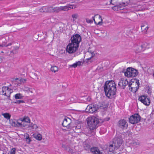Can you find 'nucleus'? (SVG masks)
Returning a JSON list of instances; mask_svg holds the SVG:
<instances>
[{"label": "nucleus", "instance_id": "f257e3e1", "mask_svg": "<svg viewBox=\"0 0 154 154\" xmlns=\"http://www.w3.org/2000/svg\"><path fill=\"white\" fill-rule=\"evenodd\" d=\"M106 96L109 99H112L115 97L117 89L116 85L114 81H106L103 86Z\"/></svg>", "mask_w": 154, "mask_h": 154}, {"label": "nucleus", "instance_id": "f03ea898", "mask_svg": "<svg viewBox=\"0 0 154 154\" xmlns=\"http://www.w3.org/2000/svg\"><path fill=\"white\" fill-rule=\"evenodd\" d=\"M88 128L90 130H93L100 125L99 119L95 116L88 117L87 119Z\"/></svg>", "mask_w": 154, "mask_h": 154}, {"label": "nucleus", "instance_id": "7ed1b4c3", "mask_svg": "<svg viewBox=\"0 0 154 154\" xmlns=\"http://www.w3.org/2000/svg\"><path fill=\"white\" fill-rule=\"evenodd\" d=\"M105 104L104 102H102V103H99V104H96L88 105L86 108V111L89 113H93L99 109H104L105 107L103 105Z\"/></svg>", "mask_w": 154, "mask_h": 154}, {"label": "nucleus", "instance_id": "20e7f679", "mask_svg": "<svg viewBox=\"0 0 154 154\" xmlns=\"http://www.w3.org/2000/svg\"><path fill=\"white\" fill-rule=\"evenodd\" d=\"M138 74L137 70L130 67L128 68L126 71L124 73L125 75L128 77H136Z\"/></svg>", "mask_w": 154, "mask_h": 154}, {"label": "nucleus", "instance_id": "39448f33", "mask_svg": "<svg viewBox=\"0 0 154 154\" xmlns=\"http://www.w3.org/2000/svg\"><path fill=\"white\" fill-rule=\"evenodd\" d=\"M70 40L71 43L74 44L77 47H79V43L82 41V38L80 35L76 34L72 36Z\"/></svg>", "mask_w": 154, "mask_h": 154}, {"label": "nucleus", "instance_id": "423d86ee", "mask_svg": "<svg viewBox=\"0 0 154 154\" xmlns=\"http://www.w3.org/2000/svg\"><path fill=\"white\" fill-rule=\"evenodd\" d=\"M141 117L138 113H136L132 115L129 118V122L130 123L134 124L138 123L141 119Z\"/></svg>", "mask_w": 154, "mask_h": 154}, {"label": "nucleus", "instance_id": "0eeeda50", "mask_svg": "<svg viewBox=\"0 0 154 154\" xmlns=\"http://www.w3.org/2000/svg\"><path fill=\"white\" fill-rule=\"evenodd\" d=\"M62 124L63 127H66L67 129H71L73 128L71 119L68 117L65 118Z\"/></svg>", "mask_w": 154, "mask_h": 154}, {"label": "nucleus", "instance_id": "6e6552de", "mask_svg": "<svg viewBox=\"0 0 154 154\" xmlns=\"http://www.w3.org/2000/svg\"><path fill=\"white\" fill-rule=\"evenodd\" d=\"M79 47H77L74 44L70 43L66 47V51L69 54H72L76 51Z\"/></svg>", "mask_w": 154, "mask_h": 154}, {"label": "nucleus", "instance_id": "1a4fd4ad", "mask_svg": "<svg viewBox=\"0 0 154 154\" xmlns=\"http://www.w3.org/2000/svg\"><path fill=\"white\" fill-rule=\"evenodd\" d=\"M138 100L146 106H149L150 103L149 98L146 95L140 96L139 97Z\"/></svg>", "mask_w": 154, "mask_h": 154}, {"label": "nucleus", "instance_id": "9d476101", "mask_svg": "<svg viewBox=\"0 0 154 154\" xmlns=\"http://www.w3.org/2000/svg\"><path fill=\"white\" fill-rule=\"evenodd\" d=\"M12 92V89L9 88L8 87L4 86L2 87V91L0 92V94L8 97L10 96V94Z\"/></svg>", "mask_w": 154, "mask_h": 154}, {"label": "nucleus", "instance_id": "9b49d317", "mask_svg": "<svg viewBox=\"0 0 154 154\" xmlns=\"http://www.w3.org/2000/svg\"><path fill=\"white\" fill-rule=\"evenodd\" d=\"M118 127L122 129H126L128 126V123L127 121L124 119H121L119 121L118 123Z\"/></svg>", "mask_w": 154, "mask_h": 154}, {"label": "nucleus", "instance_id": "f8f14e48", "mask_svg": "<svg viewBox=\"0 0 154 154\" xmlns=\"http://www.w3.org/2000/svg\"><path fill=\"white\" fill-rule=\"evenodd\" d=\"M122 139L121 137H116L114 138L113 143L115 148L118 149L122 145Z\"/></svg>", "mask_w": 154, "mask_h": 154}, {"label": "nucleus", "instance_id": "ddd939ff", "mask_svg": "<svg viewBox=\"0 0 154 154\" xmlns=\"http://www.w3.org/2000/svg\"><path fill=\"white\" fill-rule=\"evenodd\" d=\"M92 19L94 21L95 23L97 25H101L102 23V19L100 15H97L92 17Z\"/></svg>", "mask_w": 154, "mask_h": 154}, {"label": "nucleus", "instance_id": "4468645a", "mask_svg": "<svg viewBox=\"0 0 154 154\" xmlns=\"http://www.w3.org/2000/svg\"><path fill=\"white\" fill-rule=\"evenodd\" d=\"M128 85V82L127 79L122 80L120 81L118 85L121 88L125 89L126 86Z\"/></svg>", "mask_w": 154, "mask_h": 154}, {"label": "nucleus", "instance_id": "2eb2a0df", "mask_svg": "<svg viewBox=\"0 0 154 154\" xmlns=\"http://www.w3.org/2000/svg\"><path fill=\"white\" fill-rule=\"evenodd\" d=\"M90 151L92 154H102L99 148L96 147H93L90 149Z\"/></svg>", "mask_w": 154, "mask_h": 154}, {"label": "nucleus", "instance_id": "dca6fc26", "mask_svg": "<svg viewBox=\"0 0 154 154\" xmlns=\"http://www.w3.org/2000/svg\"><path fill=\"white\" fill-rule=\"evenodd\" d=\"M135 85H137V86L135 87H131V86L130 87H129V90L134 93L136 92L139 88L140 85L139 80H137L136 81Z\"/></svg>", "mask_w": 154, "mask_h": 154}, {"label": "nucleus", "instance_id": "f3484780", "mask_svg": "<svg viewBox=\"0 0 154 154\" xmlns=\"http://www.w3.org/2000/svg\"><path fill=\"white\" fill-rule=\"evenodd\" d=\"M51 6L48 7L47 6H43L39 9V11L40 12H50Z\"/></svg>", "mask_w": 154, "mask_h": 154}, {"label": "nucleus", "instance_id": "a211bd4d", "mask_svg": "<svg viewBox=\"0 0 154 154\" xmlns=\"http://www.w3.org/2000/svg\"><path fill=\"white\" fill-rule=\"evenodd\" d=\"M51 7L50 11V12L58 13L61 11L60 7H56L53 8V7L51 6Z\"/></svg>", "mask_w": 154, "mask_h": 154}, {"label": "nucleus", "instance_id": "6ab92c4d", "mask_svg": "<svg viewBox=\"0 0 154 154\" xmlns=\"http://www.w3.org/2000/svg\"><path fill=\"white\" fill-rule=\"evenodd\" d=\"M143 50L144 51L146 48H149V44L146 42H143L140 44Z\"/></svg>", "mask_w": 154, "mask_h": 154}, {"label": "nucleus", "instance_id": "aec40b11", "mask_svg": "<svg viewBox=\"0 0 154 154\" xmlns=\"http://www.w3.org/2000/svg\"><path fill=\"white\" fill-rule=\"evenodd\" d=\"M134 51L136 53H138L143 51L140 44L139 45H137L135 47Z\"/></svg>", "mask_w": 154, "mask_h": 154}, {"label": "nucleus", "instance_id": "412c9836", "mask_svg": "<svg viewBox=\"0 0 154 154\" xmlns=\"http://www.w3.org/2000/svg\"><path fill=\"white\" fill-rule=\"evenodd\" d=\"M134 6L135 8L137 11H142L145 9V8L143 7L141 5H138V4H136Z\"/></svg>", "mask_w": 154, "mask_h": 154}, {"label": "nucleus", "instance_id": "4be33fe9", "mask_svg": "<svg viewBox=\"0 0 154 154\" xmlns=\"http://www.w3.org/2000/svg\"><path fill=\"white\" fill-rule=\"evenodd\" d=\"M117 149V148H115V146H114V145L113 143L109 145L108 149V151L114 153V150Z\"/></svg>", "mask_w": 154, "mask_h": 154}, {"label": "nucleus", "instance_id": "5701e85b", "mask_svg": "<svg viewBox=\"0 0 154 154\" xmlns=\"http://www.w3.org/2000/svg\"><path fill=\"white\" fill-rule=\"evenodd\" d=\"M70 6H60V11H67L69 9Z\"/></svg>", "mask_w": 154, "mask_h": 154}, {"label": "nucleus", "instance_id": "b1692460", "mask_svg": "<svg viewBox=\"0 0 154 154\" xmlns=\"http://www.w3.org/2000/svg\"><path fill=\"white\" fill-rule=\"evenodd\" d=\"M51 70L52 72H56L58 71V68L55 66H52L51 68Z\"/></svg>", "mask_w": 154, "mask_h": 154}, {"label": "nucleus", "instance_id": "393cba45", "mask_svg": "<svg viewBox=\"0 0 154 154\" xmlns=\"http://www.w3.org/2000/svg\"><path fill=\"white\" fill-rule=\"evenodd\" d=\"M15 98L16 99H21L23 98V95L20 93L16 94L14 96Z\"/></svg>", "mask_w": 154, "mask_h": 154}, {"label": "nucleus", "instance_id": "a878e982", "mask_svg": "<svg viewBox=\"0 0 154 154\" xmlns=\"http://www.w3.org/2000/svg\"><path fill=\"white\" fill-rule=\"evenodd\" d=\"M137 80H135V79H131V80L129 82H128V86L129 87H131L132 85H134V83H135V84L136 81Z\"/></svg>", "mask_w": 154, "mask_h": 154}, {"label": "nucleus", "instance_id": "bb28decb", "mask_svg": "<svg viewBox=\"0 0 154 154\" xmlns=\"http://www.w3.org/2000/svg\"><path fill=\"white\" fill-rule=\"evenodd\" d=\"M4 117L8 120L9 119L11 118V115L9 113H5L2 114Z\"/></svg>", "mask_w": 154, "mask_h": 154}, {"label": "nucleus", "instance_id": "cd10ccee", "mask_svg": "<svg viewBox=\"0 0 154 154\" xmlns=\"http://www.w3.org/2000/svg\"><path fill=\"white\" fill-rule=\"evenodd\" d=\"M81 128V124H79L75 127L73 126V128H73V130H75L77 129H80Z\"/></svg>", "mask_w": 154, "mask_h": 154}, {"label": "nucleus", "instance_id": "c85d7f7f", "mask_svg": "<svg viewBox=\"0 0 154 154\" xmlns=\"http://www.w3.org/2000/svg\"><path fill=\"white\" fill-rule=\"evenodd\" d=\"M35 138L38 140H40L42 139V136L40 134H38L37 135H36V136H34Z\"/></svg>", "mask_w": 154, "mask_h": 154}, {"label": "nucleus", "instance_id": "c756f323", "mask_svg": "<svg viewBox=\"0 0 154 154\" xmlns=\"http://www.w3.org/2000/svg\"><path fill=\"white\" fill-rule=\"evenodd\" d=\"M109 119L110 118L109 117H107L105 118H104L103 120L100 119V124H101V123H102L104 122L108 121L109 120Z\"/></svg>", "mask_w": 154, "mask_h": 154}, {"label": "nucleus", "instance_id": "7c9ffc66", "mask_svg": "<svg viewBox=\"0 0 154 154\" xmlns=\"http://www.w3.org/2000/svg\"><path fill=\"white\" fill-rule=\"evenodd\" d=\"M10 122L11 125H12V126H14V127H17V121H13L12 120L11 121L10 120Z\"/></svg>", "mask_w": 154, "mask_h": 154}, {"label": "nucleus", "instance_id": "2f4dec72", "mask_svg": "<svg viewBox=\"0 0 154 154\" xmlns=\"http://www.w3.org/2000/svg\"><path fill=\"white\" fill-rule=\"evenodd\" d=\"M26 141L28 143H29L31 141V139L29 137V134H27V135L26 136Z\"/></svg>", "mask_w": 154, "mask_h": 154}, {"label": "nucleus", "instance_id": "473e14b6", "mask_svg": "<svg viewBox=\"0 0 154 154\" xmlns=\"http://www.w3.org/2000/svg\"><path fill=\"white\" fill-rule=\"evenodd\" d=\"M17 127H20L22 128L23 127H25V125L22 124L21 123H19L17 122Z\"/></svg>", "mask_w": 154, "mask_h": 154}, {"label": "nucleus", "instance_id": "72a5a7b5", "mask_svg": "<svg viewBox=\"0 0 154 154\" xmlns=\"http://www.w3.org/2000/svg\"><path fill=\"white\" fill-rule=\"evenodd\" d=\"M144 27V25H142L141 26V29L143 30H145V32H146L147 31V30L149 28V27L148 26H146L145 28Z\"/></svg>", "mask_w": 154, "mask_h": 154}, {"label": "nucleus", "instance_id": "f704fd0d", "mask_svg": "<svg viewBox=\"0 0 154 154\" xmlns=\"http://www.w3.org/2000/svg\"><path fill=\"white\" fill-rule=\"evenodd\" d=\"M16 148H12L10 151V154H15V151H16Z\"/></svg>", "mask_w": 154, "mask_h": 154}, {"label": "nucleus", "instance_id": "c9c22d12", "mask_svg": "<svg viewBox=\"0 0 154 154\" xmlns=\"http://www.w3.org/2000/svg\"><path fill=\"white\" fill-rule=\"evenodd\" d=\"M24 102H25L23 100H17L16 102H14V103L19 104L20 103H23Z\"/></svg>", "mask_w": 154, "mask_h": 154}, {"label": "nucleus", "instance_id": "e433bc0d", "mask_svg": "<svg viewBox=\"0 0 154 154\" xmlns=\"http://www.w3.org/2000/svg\"><path fill=\"white\" fill-rule=\"evenodd\" d=\"M24 120L27 123H30V120L28 117H27L26 118H25Z\"/></svg>", "mask_w": 154, "mask_h": 154}, {"label": "nucleus", "instance_id": "4c0bfd02", "mask_svg": "<svg viewBox=\"0 0 154 154\" xmlns=\"http://www.w3.org/2000/svg\"><path fill=\"white\" fill-rule=\"evenodd\" d=\"M77 63H74L72 65H70V66L71 67H73L74 68H76V67L78 66L77 65Z\"/></svg>", "mask_w": 154, "mask_h": 154}, {"label": "nucleus", "instance_id": "58836bf2", "mask_svg": "<svg viewBox=\"0 0 154 154\" xmlns=\"http://www.w3.org/2000/svg\"><path fill=\"white\" fill-rule=\"evenodd\" d=\"M86 21L88 23H92L93 22V21L91 20H90L88 19H86Z\"/></svg>", "mask_w": 154, "mask_h": 154}, {"label": "nucleus", "instance_id": "ea45409f", "mask_svg": "<svg viewBox=\"0 0 154 154\" xmlns=\"http://www.w3.org/2000/svg\"><path fill=\"white\" fill-rule=\"evenodd\" d=\"M78 17V14H74L72 15V17L73 18H75V19H77Z\"/></svg>", "mask_w": 154, "mask_h": 154}, {"label": "nucleus", "instance_id": "a19ab883", "mask_svg": "<svg viewBox=\"0 0 154 154\" xmlns=\"http://www.w3.org/2000/svg\"><path fill=\"white\" fill-rule=\"evenodd\" d=\"M120 7L119 6H114L112 7V9L113 10H114L115 11H118V7Z\"/></svg>", "mask_w": 154, "mask_h": 154}, {"label": "nucleus", "instance_id": "79ce46f5", "mask_svg": "<svg viewBox=\"0 0 154 154\" xmlns=\"http://www.w3.org/2000/svg\"><path fill=\"white\" fill-rule=\"evenodd\" d=\"M76 63H77V66H80L81 65L82 63V64H83V62L82 63V61H78L77 62H76Z\"/></svg>", "mask_w": 154, "mask_h": 154}, {"label": "nucleus", "instance_id": "37998d69", "mask_svg": "<svg viewBox=\"0 0 154 154\" xmlns=\"http://www.w3.org/2000/svg\"><path fill=\"white\" fill-rule=\"evenodd\" d=\"M33 125H34V124L32 123H31L29 125V127L30 128V129H33Z\"/></svg>", "mask_w": 154, "mask_h": 154}, {"label": "nucleus", "instance_id": "c03bdc74", "mask_svg": "<svg viewBox=\"0 0 154 154\" xmlns=\"http://www.w3.org/2000/svg\"><path fill=\"white\" fill-rule=\"evenodd\" d=\"M68 148L69 149V150H68V151L69 152H72V149H71V148H70L69 147H66L65 149L66 150H68Z\"/></svg>", "mask_w": 154, "mask_h": 154}, {"label": "nucleus", "instance_id": "a18cd8bd", "mask_svg": "<svg viewBox=\"0 0 154 154\" xmlns=\"http://www.w3.org/2000/svg\"><path fill=\"white\" fill-rule=\"evenodd\" d=\"M17 51L16 50H12L11 51V53H13L14 54H16L17 53Z\"/></svg>", "mask_w": 154, "mask_h": 154}, {"label": "nucleus", "instance_id": "49530a36", "mask_svg": "<svg viewBox=\"0 0 154 154\" xmlns=\"http://www.w3.org/2000/svg\"><path fill=\"white\" fill-rule=\"evenodd\" d=\"M20 82H23H23H25L26 81V80L25 79H20Z\"/></svg>", "mask_w": 154, "mask_h": 154}, {"label": "nucleus", "instance_id": "de8ad7c7", "mask_svg": "<svg viewBox=\"0 0 154 154\" xmlns=\"http://www.w3.org/2000/svg\"><path fill=\"white\" fill-rule=\"evenodd\" d=\"M88 52H90L92 54V55H94V51H90L89 49L88 50Z\"/></svg>", "mask_w": 154, "mask_h": 154}, {"label": "nucleus", "instance_id": "09e8293b", "mask_svg": "<svg viewBox=\"0 0 154 154\" xmlns=\"http://www.w3.org/2000/svg\"><path fill=\"white\" fill-rule=\"evenodd\" d=\"M140 143L138 142H134L133 143V144L134 145H139Z\"/></svg>", "mask_w": 154, "mask_h": 154}, {"label": "nucleus", "instance_id": "8fccbe9b", "mask_svg": "<svg viewBox=\"0 0 154 154\" xmlns=\"http://www.w3.org/2000/svg\"><path fill=\"white\" fill-rule=\"evenodd\" d=\"M33 129H34V128L36 129L38 128L37 125L35 124H34V125H33Z\"/></svg>", "mask_w": 154, "mask_h": 154}, {"label": "nucleus", "instance_id": "3c124183", "mask_svg": "<svg viewBox=\"0 0 154 154\" xmlns=\"http://www.w3.org/2000/svg\"><path fill=\"white\" fill-rule=\"evenodd\" d=\"M94 56V55H92L89 58H87V60H90L91 58L92 57H93Z\"/></svg>", "mask_w": 154, "mask_h": 154}, {"label": "nucleus", "instance_id": "603ef678", "mask_svg": "<svg viewBox=\"0 0 154 154\" xmlns=\"http://www.w3.org/2000/svg\"><path fill=\"white\" fill-rule=\"evenodd\" d=\"M122 5H123L124 6H125L127 5L128 3H125L124 2H123V3H122Z\"/></svg>", "mask_w": 154, "mask_h": 154}, {"label": "nucleus", "instance_id": "864d4df0", "mask_svg": "<svg viewBox=\"0 0 154 154\" xmlns=\"http://www.w3.org/2000/svg\"><path fill=\"white\" fill-rule=\"evenodd\" d=\"M66 2L65 1V0H63L60 2V3L64 4V3H66Z\"/></svg>", "mask_w": 154, "mask_h": 154}, {"label": "nucleus", "instance_id": "5fc2aeb1", "mask_svg": "<svg viewBox=\"0 0 154 154\" xmlns=\"http://www.w3.org/2000/svg\"><path fill=\"white\" fill-rule=\"evenodd\" d=\"M18 48L17 47H14V50L17 51V50H18Z\"/></svg>", "mask_w": 154, "mask_h": 154}, {"label": "nucleus", "instance_id": "6e6d98bb", "mask_svg": "<svg viewBox=\"0 0 154 154\" xmlns=\"http://www.w3.org/2000/svg\"><path fill=\"white\" fill-rule=\"evenodd\" d=\"M11 45V43H9L7 45H6V47H8L9 45Z\"/></svg>", "mask_w": 154, "mask_h": 154}, {"label": "nucleus", "instance_id": "4d7b16f0", "mask_svg": "<svg viewBox=\"0 0 154 154\" xmlns=\"http://www.w3.org/2000/svg\"><path fill=\"white\" fill-rule=\"evenodd\" d=\"M151 114H154V109L152 111Z\"/></svg>", "mask_w": 154, "mask_h": 154}, {"label": "nucleus", "instance_id": "13d9d810", "mask_svg": "<svg viewBox=\"0 0 154 154\" xmlns=\"http://www.w3.org/2000/svg\"><path fill=\"white\" fill-rule=\"evenodd\" d=\"M4 46V45L3 44L0 45V47H3Z\"/></svg>", "mask_w": 154, "mask_h": 154}, {"label": "nucleus", "instance_id": "bf43d9fd", "mask_svg": "<svg viewBox=\"0 0 154 154\" xmlns=\"http://www.w3.org/2000/svg\"><path fill=\"white\" fill-rule=\"evenodd\" d=\"M112 0H110V4H112L113 5H114L112 3Z\"/></svg>", "mask_w": 154, "mask_h": 154}, {"label": "nucleus", "instance_id": "052dcab7", "mask_svg": "<svg viewBox=\"0 0 154 154\" xmlns=\"http://www.w3.org/2000/svg\"><path fill=\"white\" fill-rule=\"evenodd\" d=\"M18 79H19L18 78H16V79H15V80H18Z\"/></svg>", "mask_w": 154, "mask_h": 154}, {"label": "nucleus", "instance_id": "680f3d73", "mask_svg": "<svg viewBox=\"0 0 154 154\" xmlns=\"http://www.w3.org/2000/svg\"><path fill=\"white\" fill-rule=\"evenodd\" d=\"M88 147L87 146H86L87 147H88V148H89V146L88 145Z\"/></svg>", "mask_w": 154, "mask_h": 154}, {"label": "nucleus", "instance_id": "e2e57ef3", "mask_svg": "<svg viewBox=\"0 0 154 154\" xmlns=\"http://www.w3.org/2000/svg\"><path fill=\"white\" fill-rule=\"evenodd\" d=\"M65 146H64V145H63L62 146V147H65Z\"/></svg>", "mask_w": 154, "mask_h": 154}, {"label": "nucleus", "instance_id": "0e129e2a", "mask_svg": "<svg viewBox=\"0 0 154 154\" xmlns=\"http://www.w3.org/2000/svg\"><path fill=\"white\" fill-rule=\"evenodd\" d=\"M131 87H134V85H132L131 86Z\"/></svg>", "mask_w": 154, "mask_h": 154}, {"label": "nucleus", "instance_id": "69168bd1", "mask_svg": "<svg viewBox=\"0 0 154 154\" xmlns=\"http://www.w3.org/2000/svg\"><path fill=\"white\" fill-rule=\"evenodd\" d=\"M153 76L154 77V73L153 74Z\"/></svg>", "mask_w": 154, "mask_h": 154}]
</instances>
